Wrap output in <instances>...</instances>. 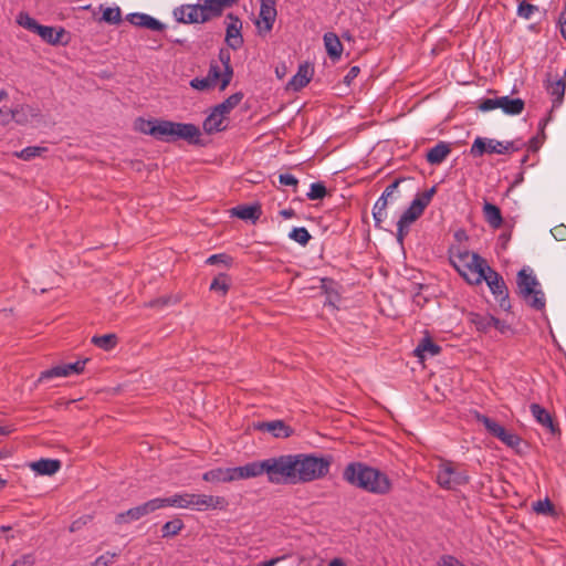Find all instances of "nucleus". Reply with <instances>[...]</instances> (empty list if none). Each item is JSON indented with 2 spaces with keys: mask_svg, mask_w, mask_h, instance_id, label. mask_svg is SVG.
Here are the masks:
<instances>
[{
  "mask_svg": "<svg viewBox=\"0 0 566 566\" xmlns=\"http://www.w3.org/2000/svg\"><path fill=\"white\" fill-rule=\"evenodd\" d=\"M437 192V187L433 186L424 192L417 195L416 198L411 201L410 206L403 211L400 216V222L410 227L424 211V209L429 206L432 197Z\"/></svg>",
  "mask_w": 566,
  "mask_h": 566,
  "instance_id": "9b49d317",
  "label": "nucleus"
},
{
  "mask_svg": "<svg viewBox=\"0 0 566 566\" xmlns=\"http://www.w3.org/2000/svg\"><path fill=\"white\" fill-rule=\"evenodd\" d=\"M500 108L507 115H518L524 109V101L522 98H511L510 96L500 97Z\"/></svg>",
  "mask_w": 566,
  "mask_h": 566,
  "instance_id": "473e14b6",
  "label": "nucleus"
},
{
  "mask_svg": "<svg viewBox=\"0 0 566 566\" xmlns=\"http://www.w3.org/2000/svg\"><path fill=\"white\" fill-rule=\"evenodd\" d=\"M221 65L223 69H226V78L220 84V91H224L227 86L230 84L232 77H233V69L231 66V54L228 49H220L218 54V61H216Z\"/></svg>",
  "mask_w": 566,
  "mask_h": 566,
  "instance_id": "c85d7f7f",
  "label": "nucleus"
},
{
  "mask_svg": "<svg viewBox=\"0 0 566 566\" xmlns=\"http://www.w3.org/2000/svg\"><path fill=\"white\" fill-rule=\"evenodd\" d=\"M138 520H140V517L135 507H132L125 512H120L115 516V523L117 525L128 524Z\"/></svg>",
  "mask_w": 566,
  "mask_h": 566,
  "instance_id": "de8ad7c7",
  "label": "nucleus"
},
{
  "mask_svg": "<svg viewBox=\"0 0 566 566\" xmlns=\"http://www.w3.org/2000/svg\"><path fill=\"white\" fill-rule=\"evenodd\" d=\"M190 509L197 511L227 510L229 502L224 496L190 493Z\"/></svg>",
  "mask_w": 566,
  "mask_h": 566,
  "instance_id": "ddd939ff",
  "label": "nucleus"
},
{
  "mask_svg": "<svg viewBox=\"0 0 566 566\" xmlns=\"http://www.w3.org/2000/svg\"><path fill=\"white\" fill-rule=\"evenodd\" d=\"M441 347L436 344L430 337H423L415 349V355L423 360L427 357H433L440 354Z\"/></svg>",
  "mask_w": 566,
  "mask_h": 566,
  "instance_id": "b1692460",
  "label": "nucleus"
},
{
  "mask_svg": "<svg viewBox=\"0 0 566 566\" xmlns=\"http://www.w3.org/2000/svg\"><path fill=\"white\" fill-rule=\"evenodd\" d=\"M332 464V457L315 454H294V484L307 483L326 476Z\"/></svg>",
  "mask_w": 566,
  "mask_h": 566,
  "instance_id": "20e7f679",
  "label": "nucleus"
},
{
  "mask_svg": "<svg viewBox=\"0 0 566 566\" xmlns=\"http://www.w3.org/2000/svg\"><path fill=\"white\" fill-rule=\"evenodd\" d=\"M243 98V94L241 92H237L232 95H230L228 98H226L222 103L214 106L217 112L221 113L227 117V115L240 104V102Z\"/></svg>",
  "mask_w": 566,
  "mask_h": 566,
  "instance_id": "f704fd0d",
  "label": "nucleus"
},
{
  "mask_svg": "<svg viewBox=\"0 0 566 566\" xmlns=\"http://www.w3.org/2000/svg\"><path fill=\"white\" fill-rule=\"evenodd\" d=\"M279 181L281 185L284 186H291L294 188V191H296L298 180L291 174H281L279 176Z\"/></svg>",
  "mask_w": 566,
  "mask_h": 566,
  "instance_id": "052dcab7",
  "label": "nucleus"
},
{
  "mask_svg": "<svg viewBox=\"0 0 566 566\" xmlns=\"http://www.w3.org/2000/svg\"><path fill=\"white\" fill-rule=\"evenodd\" d=\"M250 479L249 463L234 468H214L202 474V480L209 483H228Z\"/></svg>",
  "mask_w": 566,
  "mask_h": 566,
  "instance_id": "1a4fd4ad",
  "label": "nucleus"
},
{
  "mask_svg": "<svg viewBox=\"0 0 566 566\" xmlns=\"http://www.w3.org/2000/svg\"><path fill=\"white\" fill-rule=\"evenodd\" d=\"M516 284L518 294L527 303V305L536 311H542L545 308V295L538 287L539 283L537 279L532 273H527L525 269L518 271Z\"/></svg>",
  "mask_w": 566,
  "mask_h": 566,
  "instance_id": "423d86ee",
  "label": "nucleus"
},
{
  "mask_svg": "<svg viewBox=\"0 0 566 566\" xmlns=\"http://www.w3.org/2000/svg\"><path fill=\"white\" fill-rule=\"evenodd\" d=\"M117 556V553L106 552L94 560L93 566H111Z\"/></svg>",
  "mask_w": 566,
  "mask_h": 566,
  "instance_id": "6e6d98bb",
  "label": "nucleus"
},
{
  "mask_svg": "<svg viewBox=\"0 0 566 566\" xmlns=\"http://www.w3.org/2000/svg\"><path fill=\"white\" fill-rule=\"evenodd\" d=\"M255 428L261 431L270 432L275 438H289L293 432L282 420L260 422Z\"/></svg>",
  "mask_w": 566,
  "mask_h": 566,
  "instance_id": "aec40b11",
  "label": "nucleus"
},
{
  "mask_svg": "<svg viewBox=\"0 0 566 566\" xmlns=\"http://www.w3.org/2000/svg\"><path fill=\"white\" fill-rule=\"evenodd\" d=\"M500 97L496 98H485L480 104L479 108L483 112L493 111L495 108H500Z\"/></svg>",
  "mask_w": 566,
  "mask_h": 566,
  "instance_id": "bf43d9fd",
  "label": "nucleus"
},
{
  "mask_svg": "<svg viewBox=\"0 0 566 566\" xmlns=\"http://www.w3.org/2000/svg\"><path fill=\"white\" fill-rule=\"evenodd\" d=\"M471 322L475 325L478 331L486 332L492 327V324H501L499 318H495L492 315H480L473 314Z\"/></svg>",
  "mask_w": 566,
  "mask_h": 566,
  "instance_id": "e433bc0d",
  "label": "nucleus"
},
{
  "mask_svg": "<svg viewBox=\"0 0 566 566\" xmlns=\"http://www.w3.org/2000/svg\"><path fill=\"white\" fill-rule=\"evenodd\" d=\"M200 136V129L195 124L157 119L154 138L165 143L182 139L189 144H199Z\"/></svg>",
  "mask_w": 566,
  "mask_h": 566,
  "instance_id": "39448f33",
  "label": "nucleus"
},
{
  "mask_svg": "<svg viewBox=\"0 0 566 566\" xmlns=\"http://www.w3.org/2000/svg\"><path fill=\"white\" fill-rule=\"evenodd\" d=\"M227 19L230 21L227 25L226 42L232 50H238L243 44V36L241 34L242 22L241 20L229 13Z\"/></svg>",
  "mask_w": 566,
  "mask_h": 566,
  "instance_id": "2eb2a0df",
  "label": "nucleus"
},
{
  "mask_svg": "<svg viewBox=\"0 0 566 566\" xmlns=\"http://www.w3.org/2000/svg\"><path fill=\"white\" fill-rule=\"evenodd\" d=\"M326 193L327 190L323 182H313L306 196L310 200H321L326 196Z\"/></svg>",
  "mask_w": 566,
  "mask_h": 566,
  "instance_id": "3c124183",
  "label": "nucleus"
},
{
  "mask_svg": "<svg viewBox=\"0 0 566 566\" xmlns=\"http://www.w3.org/2000/svg\"><path fill=\"white\" fill-rule=\"evenodd\" d=\"M249 471L250 479L266 473L271 483L294 484V454L250 462Z\"/></svg>",
  "mask_w": 566,
  "mask_h": 566,
  "instance_id": "f03ea898",
  "label": "nucleus"
},
{
  "mask_svg": "<svg viewBox=\"0 0 566 566\" xmlns=\"http://www.w3.org/2000/svg\"><path fill=\"white\" fill-rule=\"evenodd\" d=\"M230 287V277L226 273L219 274L210 284L211 291L226 295Z\"/></svg>",
  "mask_w": 566,
  "mask_h": 566,
  "instance_id": "37998d69",
  "label": "nucleus"
},
{
  "mask_svg": "<svg viewBox=\"0 0 566 566\" xmlns=\"http://www.w3.org/2000/svg\"><path fill=\"white\" fill-rule=\"evenodd\" d=\"M538 8L534 4H531L528 2H526L525 0L522 1L518 7H517V14L521 17V18H524L526 20L531 19V17L533 15V13L535 11H537Z\"/></svg>",
  "mask_w": 566,
  "mask_h": 566,
  "instance_id": "5fc2aeb1",
  "label": "nucleus"
},
{
  "mask_svg": "<svg viewBox=\"0 0 566 566\" xmlns=\"http://www.w3.org/2000/svg\"><path fill=\"white\" fill-rule=\"evenodd\" d=\"M408 232H409V227L406 226L405 223L398 221L397 222V234H396V238H397V241L401 245H402L405 237L408 234Z\"/></svg>",
  "mask_w": 566,
  "mask_h": 566,
  "instance_id": "0e129e2a",
  "label": "nucleus"
},
{
  "mask_svg": "<svg viewBox=\"0 0 566 566\" xmlns=\"http://www.w3.org/2000/svg\"><path fill=\"white\" fill-rule=\"evenodd\" d=\"M440 566H465L453 556H444L441 559Z\"/></svg>",
  "mask_w": 566,
  "mask_h": 566,
  "instance_id": "338daca9",
  "label": "nucleus"
},
{
  "mask_svg": "<svg viewBox=\"0 0 566 566\" xmlns=\"http://www.w3.org/2000/svg\"><path fill=\"white\" fill-rule=\"evenodd\" d=\"M102 19L111 24H118L122 22V11L118 7L105 8L103 10Z\"/></svg>",
  "mask_w": 566,
  "mask_h": 566,
  "instance_id": "09e8293b",
  "label": "nucleus"
},
{
  "mask_svg": "<svg viewBox=\"0 0 566 566\" xmlns=\"http://www.w3.org/2000/svg\"><path fill=\"white\" fill-rule=\"evenodd\" d=\"M92 343L99 348L109 350L117 344V336L115 334H105L101 336H93Z\"/></svg>",
  "mask_w": 566,
  "mask_h": 566,
  "instance_id": "a19ab883",
  "label": "nucleus"
},
{
  "mask_svg": "<svg viewBox=\"0 0 566 566\" xmlns=\"http://www.w3.org/2000/svg\"><path fill=\"white\" fill-rule=\"evenodd\" d=\"M524 145L521 139L499 142L496 139L476 137L470 148V155L472 157H481L484 154H510L521 150Z\"/></svg>",
  "mask_w": 566,
  "mask_h": 566,
  "instance_id": "6e6552de",
  "label": "nucleus"
},
{
  "mask_svg": "<svg viewBox=\"0 0 566 566\" xmlns=\"http://www.w3.org/2000/svg\"><path fill=\"white\" fill-rule=\"evenodd\" d=\"M182 15L180 17V21L186 23H203L208 21V15L202 13V9L200 4L187 6L181 9Z\"/></svg>",
  "mask_w": 566,
  "mask_h": 566,
  "instance_id": "cd10ccee",
  "label": "nucleus"
},
{
  "mask_svg": "<svg viewBox=\"0 0 566 566\" xmlns=\"http://www.w3.org/2000/svg\"><path fill=\"white\" fill-rule=\"evenodd\" d=\"M552 235L558 241L566 240V226L558 224L551 230Z\"/></svg>",
  "mask_w": 566,
  "mask_h": 566,
  "instance_id": "e2e57ef3",
  "label": "nucleus"
},
{
  "mask_svg": "<svg viewBox=\"0 0 566 566\" xmlns=\"http://www.w3.org/2000/svg\"><path fill=\"white\" fill-rule=\"evenodd\" d=\"M34 564L35 556L32 553H28L17 558L11 566H33Z\"/></svg>",
  "mask_w": 566,
  "mask_h": 566,
  "instance_id": "13d9d810",
  "label": "nucleus"
},
{
  "mask_svg": "<svg viewBox=\"0 0 566 566\" xmlns=\"http://www.w3.org/2000/svg\"><path fill=\"white\" fill-rule=\"evenodd\" d=\"M157 119L138 118L135 123V128L146 135L155 136Z\"/></svg>",
  "mask_w": 566,
  "mask_h": 566,
  "instance_id": "a18cd8bd",
  "label": "nucleus"
},
{
  "mask_svg": "<svg viewBox=\"0 0 566 566\" xmlns=\"http://www.w3.org/2000/svg\"><path fill=\"white\" fill-rule=\"evenodd\" d=\"M276 8L275 3H261L260 7V20L256 22L260 32L268 33L272 30L273 24L276 19Z\"/></svg>",
  "mask_w": 566,
  "mask_h": 566,
  "instance_id": "f3484780",
  "label": "nucleus"
},
{
  "mask_svg": "<svg viewBox=\"0 0 566 566\" xmlns=\"http://www.w3.org/2000/svg\"><path fill=\"white\" fill-rule=\"evenodd\" d=\"M533 510L537 514L549 515L554 512V505L548 499L539 500L533 504Z\"/></svg>",
  "mask_w": 566,
  "mask_h": 566,
  "instance_id": "603ef678",
  "label": "nucleus"
},
{
  "mask_svg": "<svg viewBox=\"0 0 566 566\" xmlns=\"http://www.w3.org/2000/svg\"><path fill=\"white\" fill-rule=\"evenodd\" d=\"M451 153V147L444 142H439L434 147L430 148L426 155L430 165H440Z\"/></svg>",
  "mask_w": 566,
  "mask_h": 566,
  "instance_id": "a878e982",
  "label": "nucleus"
},
{
  "mask_svg": "<svg viewBox=\"0 0 566 566\" xmlns=\"http://www.w3.org/2000/svg\"><path fill=\"white\" fill-rule=\"evenodd\" d=\"M476 419L485 427L490 434L497 438L505 446L514 449L521 444V438L517 434L507 431L503 426L497 423L495 420L484 415H478Z\"/></svg>",
  "mask_w": 566,
  "mask_h": 566,
  "instance_id": "f8f14e48",
  "label": "nucleus"
},
{
  "mask_svg": "<svg viewBox=\"0 0 566 566\" xmlns=\"http://www.w3.org/2000/svg\"><path fill=\"white\" fill-rule=\"evenodd\" d=\"M230 213L241 220H251L254 223L259 220L262 211L260 205H239L232 208Z\"/></svg>",
  "mask_w": 566,
  "mask_h": 566,
  "instance_id": "4be33fe9",
  "label": "nucleus"
},
{
  "mask_svg": "<svg viewBox=\"0 0 566 566\" xmlns=\"http://www.w3.org/2000/svg\"><path fill=\"white\" fill-rule=\"evenodd\" d=\"M405 179H401V178H398V179H395L390 185H388L386 187V189L384 190L382 192V197L385 199H389V198H392L394 197V193L396 192L397 188L399 187L400 182L403 181Z\"/></svg>",
  "mask_w": 566,
  "mask_h": 566,
  "instance_id": "680f3d73",
  "label": "nucleus"
},
{
  "mask_svg": "<svg viewBox=\"0 0 566 566\" xmlns=\"http://www.w3.org/2000/svg\"><path fill=\"white\" fill-rule=\"evenodd\" d=\"M483 216L485 221L494 229H499L503 223L500 208L491 202H484Z\"/></svg>",
  "mask_w": 566,
  "mask_h": 566,
  "instance_id": "2f4dec72",
  "label": "nucleus"
},
{
  "mask_svg": "<svg viewBox=\"0 0 566 566\" xmlns=\"http://www.w3.org/2000/svg\"><path fill=\"white\" fill-rule=\"evenodd\" d=\"M208 264H211V265H214V264H219V263H222L224 264L226 266H230L231 262H232V258L229 256L228 254L226 253H219V254H212L210 255L207 261H206Z\"/></svg>",
  "mask_w": 566,
  "mask_h": 566,
  "instance_id": "4d7b16f0",
  "label": "nucleus"
},
{
  "mask_svg": "<svg viewBox=\"0 0 566 566\" xmlns=\"http://www.w3.org/2000/svg\"><path fill=\"white\" fill-rule=\"evenodd\" d=\"M88 359L77 360L75 363L63 364L49 368L40 374L39 382L49 380L56 377H67L71 374H81L84 370L85 364Z\"/></svg>",
  "mask_w": 566,
  "mask_h": 566,
  "instance_id": "4468645a",
  "label": "nucleus"
},
{
  "mask_svg": "<svg viewBox=\"0 0 566 566\" xmlns=\"http://www.w3.org/2000/svg\"><path fill=\"white\" fill-rule=\"evenodd\" d=\"M226 116L221 113L217 112L216 108L212 109L210 115L203 122V130L207 134H213L218 132H222L226 129L224 125Z\"/></svg>",
  "mask_w": 566,
  "mask_h": 566,
  "instance_id": "bb28decb",
  "label": "nucleus"
},
{
  "mask_svg": "<svg viewBox=\"0 0 566 566\" xmlns=\"http://www.w3.org/2000/svg\"><path fill=\"white\" fill-rule=\"evenodd\" d=\"M17 22L19 23V25L23 27L24 29L33 33L36 32L40 25L35 19L31 18L28 13L24 12L19 13Z\"/></svg>",
  "mask_w": 566,
  "mask_h": 566,
  "instance_id": "8fccbe9b",
  "label": "nucleus"
},
{
  "mask_svg": "<svg viewBox=\"0 0 566 566\" xmlns=\"http://www.w3.org/2000/svg\"><path fill=\"white\" fill-rule=\"evenodd\" d=\"M387 205L388 200L385 199L382 196L378 198V200L375 202L373 208V217L375 221L376 228H381V222L387 218Z\"/></svg>",
  "mask_w": 566,
  "mask_h": 566,
  "instance_id": "c9c22d12",
  "label": "nucleus"
},
{
  "mask_svg": "<svg viewBox=\"0 0 566 566\" xmlns=\"http://www.w3.org/2000/svg\"><path fill=\"white\" fill-rule=\"evenodd\" d=\"M470 476L461 464L450 460H441L438 464L437 483L444 490H455L468 484Z\"/></svg>",
  "mask_w": 566,
  "mask_h": 566,
  "instance_id": "0eeeda50",
  "label": "nucleus"
},
{
  "mask_svg": "<svg viewBox=\"0 0 566 566\" xmlns=\"http://www.w3.org/2000/svg\"><path fill=\"white\" fill-rule=\"evenodd\" d=\"M530 409L535 420L545 427L552 434L559 433L558 426L554 423L552 415L544 407L538 403H532Z\"/></svg>",
  "mask_w": 566,
  "mask_h": 566,
  "instance_id": "a211bd4d",
  "label": "nucleus"
},
{
  "mask_svg": "<svg viewBox=\"0 0 566 566\" xmlns=\"http://www.w3.org/2000/svg\"><path fill=\"white\" fill-rule=\"evenodd\" d=\"M64 29L60 28L57 31L53 27L39 25L36 34L49 44L56 45L62 42Z\"/></svg>",
  "mask_w": 566,
  "mask_h": 566,
  "instance_id": "7c9ffc66",
  "label": "nucleus"
},
{
  "mask_svg": "<svg viewBox=\"0 0 566 566\" xmlns=\"http://www.w3.org/2000/svg\"><path fill=\"white\" fill-rule=\"evenodd\" d=\"M359 72H360V69L358 66H352L349 69V71L347 72V74L345 75L344 82L347 85H350V83L358 76Z\"/></svg>",
  "mask_w": 566,
  "mask_h": 566,
  "instance_id": "69168bd1",
  "label": "nucleus"
},
{
  "mask_svg": "<svg viewBox=\"0 0 566 566\" xmlns=\"http://www.w3.org/2000/svg\"><path fill=\"white\" fill-rule=\"evenodd\" d=\"M190 493H177L169 497H161L163 509L168 506L190 509Z\"/></svg>",
  "mask_w": 566,
  "mask_h": 566,
  "instance_id": "72a5a7b5",
  "label": "nucleus"
},
{
  "mask_svg": "<svg viewBox=\"0 0 566 566\" xmlns=\"http://www.w3.org/2000/svg\"><path fill=\"white\" fill-rule=\"evenodd\" d=\"M558 24H559L562 36L566 41V9L564 12L560 13L559 19H558Z\"/></svg>",
  "mask_w": 566,
  "mask_h": 566,
  "instance_id": "774afa93",
  "label": "nucleus"
},
{
  "mask_svg": "<svg viewBox=\"0 0 566 566\" xmlns=\"http://www.w3.org/2000/svg\"><path fill=\"white\" fill-rule=\"evenodd\" d=\"M311 71L307 65H301L295 75L287 83V88L293 91H300L305 87L311 81Z\"/></svg>",
  "mask_w": 566,
  "mask_h": 566,
  "instance_id": "c756f323",
  "label": "nucleus"
},
{
  "mask_svg": "<svg viewBox=\"0 0 566 566\" xmlns=\"http://www.w3.org/2000/svg\"><path fill=\"white\" fill-rule=\"evenodd\" d=\"M483 281L486 282L492 294L499 302V305L504 311L511 310V302L509 298V290L503 277L488 265L485 269Z\"/></svg>",
  "mask_w": 566,
  "mask_h": 566,
  "instance_id": "9d476101",
  "label": "nucleus"
},
{
  "mask_svg": "<svg viewBox=\"0 0 566 566\" xmlns=\"http://www.w3.org/2000/svg\"><path fill=\"white\" fill-rule=\"evenodd\" d=\"M238 0H199L202 13L208 15V21L221 15L226 8L231 7Z\"/></svg>",
  "mask_w": 566,
  "mask_h": 566,
  "instance_id": "6ab92c4d",
  "label": "nucleus"
},
{
  "mask_svg": "<svg viewBox=\"0 0 566 566\" xmlns=\"http://www.w3.org/2000/svg\"><path fill=\"white\" fill-rule=\"evenodd\" d=\"M48 150L46 147H40V146H29V147H25L23 148L22 150L20 151H15L13 155L17 157V158H20L22 160H31L35 157H39L41 156L42 154H44L45 151Z\"/></svg>",
  "mask_w": 566,
  "mask_h": 566,
  "instance_id": "79ce46f5",
  "label": "nucleus"
},
{
  "mask_svg": "<svg viewBox=\"0 0 566 566\" xmlns=\"http://www.w3.org/2000/svg\"><path fill=\"white\" fill-rule=\"evenodd\" d=\"M449 261L469 284H480L483 281L488 263L478 253L452 245L449 249Z\"/></svg>",
  "mask_w": 566,
  "mask_h": 566,
  "instance_id": "7ed1b4c3",
  "label": "nucleus"
},
{
  "mask_svg": "<svg viewBox=\"0 0 566 566\" xmlns=\"http://www.w3.org/2000/svg\"><path fill=\"white\" fill-rule=\"evenodd\" d=\"M184 527L185 524L180 518H174L172 521H168L161 526V537L168 538L176 536Z\"/></svg>",
  "mask_w": 566,
  "mask_h": 566,
  "instance_id": "ea45409f",
  "label": "nucleus"
},
{
  "mask_svg": "<svg viewBox=\"0 0 566 566\" xmlns=\"http://www.w3.org/2000/svg\"><path fill=\"white\" fill-rule=\"evenodd\" d=\"M289 238L291 240L300 243L301 245H306L312 237L306 228L300 227V228H294L290 232Z\"/></svg>",
  "mask_w": 566,
  "mask_h": 566,
  "instance_id": "49530a36",
  "label": "nucleus"
},
{
  "mask_svg": "<svg viewBox=\"0 0 566 566\" xmlns=\"http://www.w3.org/2000/svg\"><path fill=\"white\" fill-rule=\"evenodd\" d=\"M226 69H223L219 63L216 61H211L208 70L207 77L214 83L216 86L220 88V84L226 78Z\"/></svg>",
  "mask_w": 566,
  "mask_h": 566,
  "instance_id": "58836bf2",
  "label": "nucleus"
},
{
  "mask_svg": "<svg viewBox=\"0 0 566 566\" xmlns=\"http://www.w3.org/2000/svg\"><path fill=\"white\" fill-rule=\"evenodd\" d=\"M343 479L350 485L371 494L385 495L392 484L388 475L364 462H350L343 471Z\"/></svg>",
  "mask_w": 566,
  "mask_h": 566,
  "instance_id": "f257e3e1",
  "label": "nucleus"
},
{
  "mask_svg": "<svg viewBox=\"0 0 566 566\" xmlns=\"http://www.w3.org/2000/svg\"><path fill=\"white\" fill-rule=\"evenodd\" d=\"M126 20L135 27L149 29L151 31H164L166 25L159 20L146 13H129Z\"/></svg>",
  "mask_w": 566,
  "mask_h": 566,
  "instance_id": "dca6fc26",
  "label": "nucleus"
},
{
  "mask_svg": "<svg viewBox=\"0 0 566 566\" xmlns=\"http://www.w3.org/2000/svg\"><path fill=\"white\" fill-rule=\"evenodd\" d=\"M24 108H30L29 106H18L15 108L1 107L0 108V118H2L3 124H8L10 120L15 119L17 123H21V119L18 118L20 112Z\"/></svg>",
  "mask_w": 566,
  "mask_h": 566,
  "instance_id": "c03bdc74",
  "label": "nucleus"
},
{
  "mask_svg": "<svg viewBox=\"0 0 566 566\" xmlns=\"http://www.w3.org/2000/svg\"><path fill=\"white\" fill-rule=\"evenodd\" d=\"M547 93L552 96V108L551 113L559 107L564 101L566 82L565 78H558L557 81L549 83L546 86Z\"/></svg>",
  "mask_w": 566,
  "mask_h": 566,
  "instance_id": "5701e85b",
  "label": "nucleus"
},
{
  "mask_svg": "<svg viewBox=\"0 0 566 566\" xmlns=\"http://www.w3.org/2000/svg\"><path fill=\"white\" fill-rule=\"evenodd\" d=\"M324 46L332 60H338L343 53V44L338 35L334 32H327L323 36Z\"/></svg>",
  "mask_w": 566,
  "mask_h": 566,
  "instance_id": "393cba45",
  "label": "nucleus"
},
{
  "mask_svg": "<svg viewBox=\"0 0 566 566\" xmlns=\"http://www.w3.org/2000/svg\"><path fill=\"white\" fill-rule=\"evenodd\" d=\"M29 467L39 475H53L61 469V461L57 459H40L31 462Z\"/></svg>",
  "mask_w": 566,
  "mask_h": 566,
  "instance_id": "412c9836",
  "label": "nucleus"
},
{
  "mask_svg": "<svg viewBox=\"0 0 566 566\" xmlns=\"http://www.w3.org/2000/svg\"><path fill=\"white\" fill-rule=\"evenodd\" d=\"M135 509L137 510V513H138L139 517L142 518L146 515L154 513L157 510L163 509L161 497L151 499L147 502H144V503L135 506Z\"/></svg>",
  "mask_w": 566,
  "mask_h": 566,
  "instance_id": "4c0bfd02",
  "label": "nucleus"
},
{
  "mask_svg": "<svg viewBox=\"0 0 566 566\" xmlns=\"http://www.w3.org/2000/svg\"><path fill=\"white\" fill-rule=\"evenodd\" d=\"M190 86L198 91H207L217 87L207 76L192 78Z\"/></svg>",
  "mask_w": 566,
  "mask_h": 566,
  "instance_id": "864d4df0",
  "label": "nucleus"
}]
</instances>
